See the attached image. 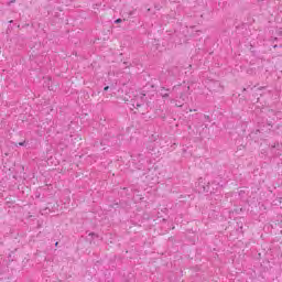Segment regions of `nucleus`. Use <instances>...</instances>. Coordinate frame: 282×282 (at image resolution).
<instances>
[{"instance_id":"f03ea898","label":"nucleus","mask_w":282,"mask_h":282,"mask_svg":"<svg viewBox=\"0 0 282 282\" xmlns=\"http://www.w3.org/2000/svg\"><path fill=\"white\" fill-rule=\"evenodd\" d=\"M18 145H19V147H24V145H25V142H19Z\"/></svg>"},{"instance_id":"f257e3e1","label":"nucleus","mask_w":282,"mask_h":282,"mask_svg":"<svg viewBox=\"0 0 282 282\" xmlns=\"http://www.w3.org/2000/svg\"><path fill=\"white\" fill-rule=\"evenodd\" d=\"M115 23H122V19H117Z\"/></svg>"},{"instance_id":"7ed1b4c3","label":"nucleus","mask_w":282,"mask_h":282,"mask_svg":"<svg viewBox=\"0 0 282 282\" xmlns=\"http://www.w3.org/2000/svg\"><path fill=\"white\" fill-rule=\"evenodd\" d=\"M109 90V86H106L105 88H104V91H108Z\"/></svg>"}]
</instances>
